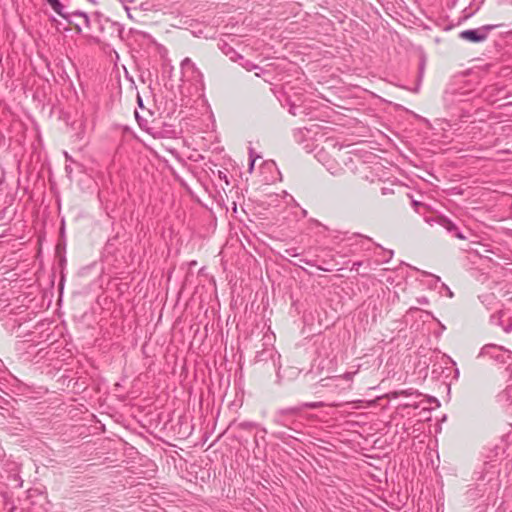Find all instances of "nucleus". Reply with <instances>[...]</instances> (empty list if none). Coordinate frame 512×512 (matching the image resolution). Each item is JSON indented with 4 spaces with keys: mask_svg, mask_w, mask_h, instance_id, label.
I'll list each match as a JSON object with an SVG mask.
<instances>
[{
    "mask_svg": "<svg viewBox=\"0 0 512 512\" xmlns=\"http://www.w3.org/2000/svg\"><path fill=\"white\" fill-rule=\"evenodd\" d=\"M182 80L190 82L199 97L203 96L205 90L204 76L196 64L188 57L180 64Z\"/></svg>",
    "mask_w": 512,
    "mask_h": 512,
    "instance_id": "obj_1",
    "label": "nucleus"
},
{
    "mask_svg": "<svg viewBox=\"0 0 512 512\" xmlns=\"http://www.w3.org/2000/svg\"><path fill=\"white\" fill-rule=\"evenodd\" d=\"M31 313L27 311V309H23L22 307H18L16 311L11 310L6 318L4 319V327L11 333H16L17 337H24L26 333L19 332L21 326L30 321Z\"/></svg>",
    "mask_w": 512,
    "mask_h": 512,
    "instance_id": "obj_2",
    "label": "nucleus"
},
{
    "mask_svg": "<svg viewBox=\"0 0 512 512\" xmlns=\"http://www.w3.org/2000/svg\"><path fill=\"white\" fill-rule=\"evenodd\" d=\"M479 357H488L497 363H507L512 359V352L502 346L487 344L481 348Z\"/></svg>",
    "mask_w": 512,
    "mask_h": 512,
    "instance_id": "obj_3",
    "label": "nucleus"
},
{
    "mask_svg": "<svg viewBox=\"0 0 512 512\" xmlns=\"http://www.w3.org/2000/svg\"><path fill=\"white\" fill-rule=\"evenodd\" d=\"M502 24H488L483 25L476 29H469L461 31L459 37L461 39L467 40L472 43H480L484 42L488 38V34L499 27H502Z\"/></svg>",
    "mask_w": 512,
    "mask_h": 512,
    "instance_id": "obj_4",
    "label": "nucleus"
},
{
    "mask_svg": "<svg viewBox=\"0 0 512 512\" xmlns=\"http://www.w3.org/2000/svg\"><path fill=\"white\" fill-rule=\"evenodd\" d=\"M171 0H145L140 4V9L146 12H163L170 8Z\"/></svg>",
    "mask_w": 512,
    "mask_h": 512,
    "instance_id": "obj_5",
    "label": "nucleus"
},
{
    "mask_svg": "<svg viewBox=\"0 0 512 512\" xmlns=\"http://www.w3.org/2000/svg\"><path fill=\"white\" fill-rule=\"evenodd\" d=\"M433 221L436 222L441 227H443L452 236L458 239L465 240L468 238L458 229V227L449 218L445 216H437L435 219H433Z\"/></svg>",
    "mask_w": 512,
    "mask_h": 512,
    "instance_id": "obj_6",
    "label": "nucleus"
},
{
    "mask_svg": "<svg viewBox=\"0 0 512 512\" xmlns=\"http://www.w3.org/2000/svg\"><path fill=\"white\" fill-rule=\"evenodd\" d=\"M321 406H322L321 402H305L298 406L280 409V410H278V412H280L282 415L290 417V416L298 415L305 408L315 409V408H319Z\"/></svg>",
    "mask_w": 512,
    "mask_h": 512,
    "instance_id": "obj_7",
    "label": "nucleus"
},
{
    "mask_svg": "<svg viewBox=\"0 0 512 512\" xmlns=\"http://www.w3.org/2000/svg\"><path fill=\"white\" fill-rule=\"evenodd\" d=\"M51 8L62 18L72 23L69 13L65 12L64 5L59 0H46Z\"/></svg>",
    "mask_w": 512,
    "mask_h": 512,
    "instance_id": "obj_8",
    "label": "nucleus"
},
{
    "mask_svg": "<svg viewBox=\"0 0 512 512\" xmlns=\"http://www.w3.org/2000/svg\"><path fill=\"white\" fill-rule=\"evenodd\" d=\"M504 317V313L502 311H499L497 312L496 314H493L491 315L490 317V322L491 324L493 325H496V326H501L503 327V330L506 332V333H509L512 331V323L504 326L503 325V318Z\"/></svg>",
    "mask_w": 512,
    "mask_h": 512,
    "instance_id": "obj_9",
    "label": "nucleus"
},
{
    "mask_svg": "<svg viewBox=\"0 0 512 512\" xmlns=\"http://www.w3.org/2000/svg\"><path fill=\"white\" fill-rule=\"evenodd\" d=\"M401 396L409 397V398H411V397L418 398L420 396V393H418V391H416L414 389H406V390L394 391L389 394V397L391 399H396Z\"/></svg>",
    "mask_w": 512,
    "mask_h": 512,
    "instance_id": "obj_10",
    "label": "nucleus"
},
{
    "mask_svg": "<svg viewBox=\"0 0 512 512\" xmlns=\"http://www.w3.org/2000/svg\"><path fill=\"white\" fill-rule=\"evenodd\" d=\"M323 165L332 175H340L343 172V167L335 160H327Z\"/></svg>",
    "mask_w": 512,
    "mask_h": 512,
    "instance_id": "obj_11",
    "label": "nucleus"
},
{
    "mask_svg": "<svg viewBox=\"0 0 512 512\" xmlns=\"http://www.w3.org/2000/svg\"><path fill=\"white\" fill-rule=\"evenodd\" d=\"M276 354V351L273 348L263 349L262 351H258L255 356V360L257 362L265 361L267 358L273 359Z\"/></svg>",
    "mask_w": 512,
    "mask_h": 512,
    "instance_id": "obj_12",
    "label": "nucleus"
},
{
    "mask_svg": "<svg viewBox=\"0 0 512 512\" xmlns=\"http://www.w3.org/2000/svg\"><path fill=\"white\" fill-rule=\"evenodd\" d=\"M288 418H289L288 416L282 415L280 412L277 411L276 415L274 417V422L278 425L288 427L289 426Z\"/></svg>",
    "mask_w": 512,
    "mask_h": 512,
    "instance_id": "obj_13",
    "label": "nucleus"
},
{
    "mask_svg": "<svg viewBox=\"0 0 512 512\" xmlns=\"http://www.w3.org/2000/svg\"><path fill=\"white\" fill-rule=\"evenodd\" d=\"M433 277L435 278V280L437 282H440V292L444 291L447 297L453 298L454 293L451 291V289L445 283L441 282L440 277H438V276H433Z\"/></svg>",
    "mask_w": 512,
    "mask_h": 512,
    "instance_id": "obj_14",
    "label": "nucleus"
},
{
    "mask_svg": "<svg viewBox=\"0 0 512 512\" xmlns=\"http://www.w3.org/2000/svg\"><path fill=\"white\" fill-rule=\"evenodd\" d=\"M70 15V18L72 16H79V17H82L83 18V21H84V24L86 27H89L90 26V20H89V17L87 15V13L83 12V11H80V10H76L72 13H69Z\"/></svg>",
    "mask_w": 512,
    "mask_h": 512,
    "instance_id": "obj_15",
    "label": "nucleus"
},
{
    "mask_svg": "<svg viewBox=\"0 0 512 512\" xmlns=\"http://www.w3.org/2000/svg\"><path fill=\"white\" fill-rule=\"evenodd\" d=\"M135 117H136V119H137V122H138L139 126H140L143 130L147 131L148 133H151V131H150V127L148 126V121H147V120L142 119V118L140 117V115L138 114V112H137V111L135 112Z\"/></svg>",
    "mask_w": 512,
    "mask_h": 512,
    "instance_id": "obj_16",
    "label": "nucleus"
},
{
    "mask_svg": "<svg viewBox=\"0 0 512 512\" xmlns=\"http://www.w3.org/2000/svg\"><path fill=\"white\" fill-rule=\"evenodd\" d=\"M225 47H226L227 49H226V50H225V49H223V52H224L227 56H229L232 60H235L234 56L239 57V55L236 53V51H235L232 47L228 46L227 44H225Z\"/></svg>",
    "mask_w": 512,
    "mask_h": 512,
    "instance_id": "obj_17",
    "label": "nucleus"
},
{
    "mask_svg": "<svg viewBox=\"0 0 512 512\" xmlns=\"http://www.w3.org/2000/svg\"><path fill=\"white\" fill-rule=\"evenodd\" d=\"M257 426L254 422L244 421L239 424V427L244 430H251Z\"/></svg>",
    "mask_w": 512,
    "mask_h": 512,
    "instance_id": "obj_18",
    "label": "nucleus"
},
{
    "mask_svg": "<svg viewBox=\"0 0 512 512\" xmlns=\"http://www.w3.org/2000/svg\"><path fill=\"white\" fill-rule=\"evenodd\" d=\"M401 406L404 408H408V407L418 408L419 404L416 401L408 400V402L401 404Z\"/></svg>",
    "mask_w": 512,
    "mask_h": 512,
    "instance_id": "obj_19",
    "label": "nucleus"
},
{
    "mask_svg": "<svg viewBox=\"0 0 512 512\" xmlns=\"http://www.w3.org/2000/svg\"><path fill=\"white\" fill-rule=\"evenodd\" d=\"M218 177L219 179L223 180L227 185L230 184L229 180H228V176H227V173L224 172V171H218Z\"/></svg>",
    "mask_w": 512,
    "mask_h": 512,
    "instance_id": "obj_20",
    "label": "nucleus"
},
{
    "mask_svg": "<svg viewBox=\"0 0 512 512\" xmlns=\"http://www.w3.org/2000/svg\"><path fill=\"white\" fill-rule=\"evenodd\" d=\"M255 161H256V157L253 156V151L250 150L249 172L253 171Z\"/></svg>",
    "mask_w": 512,
    "mask_h": 512,
    "instance_id": "obj_21",
    "label": "nucleus"
},
{
    "mask_svg": "<svg viewBox=\"0 0 512 512\" xmlns=\"http://www.w3.org/2000/svg\"><path fill=\"white\" fill-rule=\"evenodd\" d=\"M286 253L291 256V257H296L298 256V253L296 252V249L295 248H290V249H287L286 250Z\"/></svg>",
    "mask_w": 512,
    "mask_h": 512,
    "instance_id": "obj_22",
    "label": "nucleus"
},
{
    "mask_svg": "<svg viewBox=\"0 0 512 512\" xmlns=\"http://www.w3.org/2000/svg\"><path fill=\"white\" fill-rule=\"evenodd\" d=\"M65 171H66L67 175L69 177H71V174H72V166H71V164H69V163L65 164Z\"/></svg>",
    "mask_w": 512,
    "mask_h": 512,
    "instance_id": "obj_23",
    "label": "nucleus"
},
{
    "mask_svg": "<svg viewBox=\"0 0 512 512\" xmlns=\"http://www.w3.org/2000/svg\"><path fill=\"white\" fill-rule=\"evenodd\" d=\"M358 238L360 239V243L363 245L364 242H371V239L369 237H364L359 235Z\"/></svg>",
    "mask_w": 512,
    "mask_h": 512,
    "instance_id": "obj_24",
    "label": "nucleus"
},
{
    "mask_svg": "<svg viewBox=\"0 0 512 512\" xmlns=\"http://www.w3.org/2000/svg\"><path fill=\"white\" fill-rule=\"evenodd\" d=\"M393 256V251L391 250H388V251H385V257H386V261L390 260Z\"/></svg>",
    "mask_w": 512,
    "mask_h": 512,
    "instance_id": "obj_25",
    "label": "nucleus"
},
{
    "mask_svg": "<svg viewBox=\"0 0 512 512\" xmlns=\"http://www.w3.org/2000/svg\"><path fill=\"white\" fill-rule=\"evenodd\" d=\"M64 156H65V159H66V163H68V162L73 163L74 162L72 157L67 152H64Z\"/></svg>",
    "mask_w": 512,
    "mask_h": 512,
    "instance_id": "obj_26",
    "label": "nucleus"
},
{
    "mask_svg": "<svg viewBox=\"0 0 512 512\" xmlns=\"http://www.w3.org/2000/svg\"><path fill=\"white\" fill-rule=\"evenodd\" d=\"M424 65H425V64H424V61H423V62H421L420 67H419V70H420V74H421V75H422V73H423V71H424Z\"/></svg>",
    "mask_w": 512,
    "mask_h": 512,
    "instance_id": "obj_27",
    "label": "nucleus"
},
{
    "mask_svg": "<svg viewBox=\"0 0 512 512\" xmlns=\"http://www.w3.org/2000/svg\"><path fill=\"white\" fill-rule=\"evenodd\" d=\"M289 112H290L292 115H296V112H295V109H294V107H293V106L289 109Z\"/></svg>",
    "mask_w": 512,
    "mask_h": 512,
    "instance_id": "obj_28",
    "label": "nucleus"
},
{
    "mask_svg": "<svg viewBox=\"0 0 512 512\" xmlns=\"http://www.w3.org/2000/svg\"><path fill=\"white\" fill-rule=\"evenodd\" d=\"M138 104H139L140 107L143 106V102H142V99H141L140 96H138Z\"/></svg>",
    "mask_w": 512,
    "mask_h": 512,
    "instance_id": "obj_29",
    "label": "nucleus"
},
{
    "mask_svg": "<svg viewBox=\"0 0 512 512\" xmlns=\"http://www.w3.org/2000/svg\"><path fill=\"white\" fill-rule=\"evenodd\" d=\"M493 295H485V296H481L480 298H491Z\"/></svg>",
    "mask_w": 512,
    "mask_h": 512,
    "instance_id": "obj_30",
    "label": "nucleus"
},
{
    "mask_svg": "<svg viewBox=\"0 0 512 512\" xmlns=\"http://www.w3.org/2000/svg\"><path fill=\"white\" fill-rule=\"evenodd\" d=\"M321 153H318L319 160L321 161Z\"/></svg>",
    "mask_w": 512,
    "mask_h": 512,
    "instance_id": "obj_31",
    "label": "nucleus"
}]
</instances>
